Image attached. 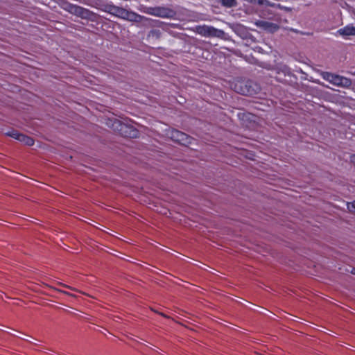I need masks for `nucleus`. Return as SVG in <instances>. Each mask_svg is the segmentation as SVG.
Wrapping results in <instances>:
<instances>
[{"instance_id": "nucleus-1", "label": "nucleus", "mask_w": 355, "mask_h": 355, "mask_svg": "<svg viewBox=\"0 0 355 355\" xmlns=\"http://www.w3.org/2000/svg\"><path fill=\"white\" fill-rule=\"evenodd\" d=\"M259 89V86L252 80H238L234 85V90L245 96L254 95Z\"/></svg>"}, {"instance_id": "nucleus-2", "label": "nucleus", "mask_w": 355, "mask_h": 355, "mask_svg": "<svg viewBox=\"0 0 355 355\" xmlns=\"http://www.w3.org/2000/svg\"><path fill=\"white\" fill-rule=\"evenodd\" d=\"M107 125L110 127L114 132H118L122 136L136 137L137 131L132 128V127L128 126L127 125L122 123L119 120H110V123H107Z\"/></svg>"}, {"instance_id": "nucleus-3", "label": "nucleus", "mask_w": 355, "mask_h": 355, "mask_svg": "<svg viewBox=\"0 0 355 355\" xmlns=\"http://www.w3.org/2000/svg\"><path fill=\"white\" fill-rule=\"evenodd\" d=\"M64 9L70 13L83 19H91L94 15V12L89 10L72 3H67Z\"/></svg>"}, {"instance_id": "nucleus-4", "label": "nucleus", "mask_w": 355, "mask_h": 355, "mask_svg": "<svg viewBox=\"0 0 355 355\" xmlns=\"http://www.w3.org/2000/svg\"><path fill=\"white\" fill-rule=\"evenodd\" d=\"M148 14L162 18H169L173 17L174 11L168 8L162 6L149 7L147 8Z\"/></svg>"}, {"instance_id": "nucleus-5", "label": "nucleus", "mask_w": 355, "mask_h": 355, "mask_svg": "<svg viewBox=\"0 0 355 355\" xmlns=\"http://www.w3.org/2000/svg\"><path fill=\"white\" fill-rule=\"evenodd\" d=\"M324 78L329 83L337 86L349 87L352 83L349 78L331 73H327Z\"/></svg>"}, {"instance_id": "nucleus-6", "label": "nucleus", "mask_w": 355, "mask_h": 355, "mask_svg": "<svg viewBox=\"0 0 355 355\" xmlns=\"http://www.w3.org/2000/svg\"><path fill=\"white\" fill-rule=\"evenodd\" d=\"M169 135L172 140L181 145L187 146L191 143L192 138L180 130L173 129L170 131Z\"/></svg>"}, {"instance_id": "nucleus-7", "label": "nucleus", "mask_w": 355, "mask_h": 355, "mask_svg": "<svg viewBox=\"0 0 355 355\" xmlns=\"http://www.w3.org/2000/svg\"><path fill=\"white\" fill-rule=\"evenodd\" d=\"M198 32L205 37H219L223 33L220 30L208 26H199Z\"/></svg>"}, {"instance_id": "nucleus-8", "label": "nucleus", "mask_w": 355, "mask_h": 355, "mask_svg": "<svg viewBox=\"0 0 355 355\" xmlns=\"http://www.w3.org/2000/svg\"><path fill=\"white\" fill-rule=\"evenodd\" d=\"M255 24L257 27L270 33H275L279 28L277 24L265 20H258Z\"/></svg>"}, {"instance_id": "nucleus-9", "label": "nucleus", "mask_w": 355, "mask_h": 355, "mask_svg": "<svg viewBox=\"0 0 355 355\" xmlns=\"http://www.w3.org/2000/svg\"><path fill=\"white\" fill-rule=\"evenodd\" d=\"M120 14L122 17L131 21L140 22L143 17L136 12L128 11L125 9H121Z\"/></svg>"}, {"instance_id": "nucleus-10", "label": "nucleus", "mask_w": 355, "mask_h": 355, "mask_svg": "<svg viewBox=\"0 0 355 355\" xmlns=\"http://www.w3.org/2000/svg\"><path fill=\"white\" fill-rule=\"evenodd\" d=\"M340 35L343 36L355 35V26H346L338 31Z\"/></svg>"}, {"instance_id": "nucleus-11", "label": "nucleus", "mask_w": 355, "mask_h": 355, "mask_svg": "<svg viewBox=\"0 0 355 355\" xmlns=\"http://www.w3.org/2000/svg\"><path fill=\"white\" fill-rule=\"evenodd\" d=\"M22 135H23L22 133H20L19 132H18L16 130H11L6 132V135L11 137L19 141H20V139H21Z\"/></svg>"}, {"instance_id": "nucleus-12", "label": "nucleus", "mask_w": 355, "mask_h": 355, "mask_svg": "<svg viewBox=\"0 0 355 355\" xmlns=\"http://www.w3.org/2000/svg\"><path fill=\"white\" fill-rule=\"evenodd\" d=\"M20 141L28 146H33L34 143H35V141L33 138H31L26 135H24V134L22 135Z\"/></svg>"}, {"instance_id": "nucleus-13", "label": "nucleus", "mask_w": 355, "mask_h": 355, "mask_svg": "<svg viewBox=\"0 0 355 355\" xmlns=\"http://www.w3.org/2000/svg\"><path fill=\"white\" fill-rule=\"evenodd\" d=\"M221 4L227 8L235 7L237 5L236 0H220Z\"/></svg>"}, {"instance_id": "nucleus-14", "label": "nucleus", "mask_w": 355, "mask_h": 355, "mask_svg": "<svg viewBox=\"0 0 355 355\" xmlns=\"http://www.w3.org/2000/svg\"><path fill=\"white\" fill-rule=\"evenodd\" d=\"M347 209L349 210V211L355 214V200L352 202L347 203Z\"/></svg>"}, {"instance_id": "nucleus-15", "label": "nucleus", "mask_w": 355, "mask_h": 355, "mask_svg": "<svg viewBox=\"0 0 355 355\" xmlns=\"http://www.w3.org/2000/svg\"><path fill=\"white\" fill-rule=\"evenodd\" d=\"M256 3L258 5H269V1L268 0H256Z\"/></svg>"}, {"instance_id": "nucleus-16", "label": "nucleus", "mask_w": 355, "mask_h": 355, "mask_svg": "<svg viewBox=\"0 0 355 355\" xmlns=\"http://www.w3.org/2000/svg\"><path fill=\"white\" fill-rule=\"evenodd\" d=\"M62 286L63 287H65V288H69L71 290H73V288L68 285H66V284H61Z\"/></svg>"}, {"instance_id": "nucleus-17", "label": "nucleus", "mask_w": 355, "mask_h": 355, "mask_svg": "<svg viewBox=\"0 0 355 355\" xmlns=\"http://www.w3.org/2000/svg\"><path fill=\"white\" fill-rule=\"evenodd\" d=\"M152 310H153V311H155V313H159V315H162V316H163V317L168 318V317H167L164 313H159V312H158V311H155V310H153V309H152Z\"/></svg>"}, {"instance_id": "nucleus-18", "label": "nucleus", "mask_w": 355, "mask_h": 355, "mask_svg": "<svg viewBox=\"0 0 355 355\" xmlns=\"http://www.w3.org/2000/svg\"><path fill=\"white\" fill-rule=\"evenodd\" d=\"M351 162L354 164H355V155H353L351 156Z\"/></svg>"}, {"instance_id": "nucleus-19", "label": "nucleus", "mask_w": 355, "mask_h": 355, "mask_svg": "<svg viewBox=\"0 0 355 355\" xmlns=\"http://www.w3.org/2000/svg\"><path fill=\"white\" fill-rule=\"evenodd\" d=\"M61 293L65 294V295H72L71 294H70L69 293L67 292V291H60Z\"/></svg>"}, {"instance_id": "nucleus-20", "label": "nucleus", "mask_w": 355, "mask_h": 355, "mask_svg": "<svg viewBox=\"0 0 355 355\" xmlns=\"http://www.w3.org/2000/svg\"><path fill=\"white\" fill-rule=\"evenodd\" d=\"M351 272H352V274L355 275V268H352Z\"/></svg>"}]
</instances>
